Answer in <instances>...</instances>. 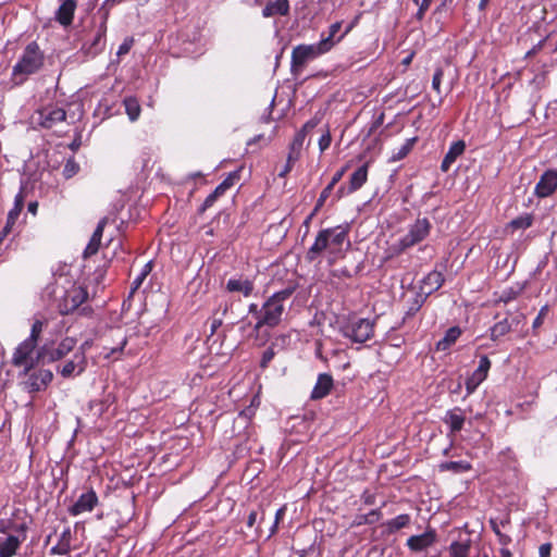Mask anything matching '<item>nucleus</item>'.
<instances>
[{
    "label": "nucleus",
    "instance_id": "1",
    "mask_svg": "<svg viewBox=\"0 0 557 557\" xmlns=\"http://www.w3.org/2000/svg\"><path fill=\"white\" fill-rule=\"evenodd\" d=\"M45 64V53L36 41L29 42L12 69V78L16 85L23 84L28 76L38 73Z\"/></svg>",
    "mask_w": 557,
    "mask_h": 557
},
{
    "label": "nucleus",
    "instance_id": "2",
    "mask_svg": "<svg viewBox=\"0 0 557 557\" xmlns=\"http://www.w3.org/2000/svg\"><path fill=\"white\" fill-rule=\"evenodd\" d=\"M431 228L432 224L426 218L417 219L414 223L409 226L408 233L392 247L394 253L399 255L406 249L421 243L430 235Z\"/></svg>",
    "mask_w": 557,
    "mask_h": 557
},
{
    "label": "nucleus",
    "instance_id": "3",
    "mask_svg": "<svg viewBox=\"0 0 557 557\" xmlns=\"http://www.w3.org/2000/svg\"><path fill=\"white\" fill-rule=\"evenodd\" d=\"M327 52L326 42H318L315 45H299L292 52V72L300 73L308 61Z\"/></svg>",
    "mask_w": 557,
    "mask_h": 557
},
{
    "label": "nucleus",
    "instance_id": "4",
    "mask_svg": "<svg viewBox=\"0 0 557 557\" xmlns=\"http://www.w3.org/2000/svg\"><path fill=\"white\" fill-rule=\"evenodd\" d=\"M285 307L281 302L269 297L260 308L259 321L256 322L253 330L260 331L263 326L275 327L280 324Z\"/></svg>",
    "mask_w": 557,
    "mask_h": 557
},
{
    "label": "nucleus",
    "instance_id": "5",
    "mask_svg": "<svg viewBox=\"0 0 557 557\" xmlns=\"http://www.w3.org/2000/svg\"><path fill=\"white\" fill-rule=\"evenodd\" d=\"M75 346L76 339L74 337L63 338L55 348L44 345L37 350V362L45 364L58 361L69 355Z\"/></svg>",
    "mask_w": 557,
    "mask_h": 557
},
{
    "label": "nucleus",
    "instance_id": "6",
    "mask_svg": "<svg viewBox=\"0 0 557 557\" xmlns=\"http://www.w3.org/2000/svg\"><path fill=\"white\" fill-rule=\"evenodd\" d=\"M36 344L32 341L25 339L15 349L12 356V363L15 367L23 368V374L27 375L29 372L41 362H37V355L34 357L33 354L36 348Z\"/></svg>",
    "mask_w": 557,
    "mask_h": 557
},
{
    "label": "nucleus",
    "instance_id": "7",
    "mask_svg": "<svg viewBox=\"0 0 557 557\" xmlns=\"http://www.w3.org/2000/svg\"><path fill=\"white\" fill-rule=\"evenodd\" d=\"M88 298L87 290L82 286L72 285L71 288L64 292V295L59 300L58 310L60 314L67 315L79 309Z\"/></svg>",
    "mask_w": 557,
    "mask_h": 557
},
{
    "label": "nucleus",
    "instance_id": "8",
    "mask_svg": "<svg viewBox=\"0 0 557 557\" xmlns=\"http://www.w3.org/2000/svg\"><path fill=\"white\" fill-rule=\"evenodd\" d=\"M343 335L356 343H366L374 333V323L369 319H358L342 329Z\"/></svg>",
    "mask_w": 557,
    "mask_h": 557
},
{
    "label": "nucleus",
    "instance_id": "9",
    "mask_svg": "<svg viewBox=\"0 0 557 557\" xmlns=\"http://www.w3.org/2000/svg\"><path fill=\"white\" fill-rule=\"evenodd\" d=\"M66 112L62 108L49 106L37 111V124L45 128H52L65 121Z\"/></svg>",
    "mask_w": 557,
    "mask_h": 557
},
{
    "label": "nucleus",
    "instance_id": "10",
    "mask_svg": "<svg viewBox=\"0 0 557 557\" xmlns=\"http://www.w3.org/2000/svg\"><path fill=\"white\" fill-rule=\"evenodd\" d=\"M87 359L85 356L84 345L73 355V358L65 362V364L59 370L63 377H70L75 372L81 374L85 371Z\"/></svg>",
    "mask_w": 557,
    "mask_h": 557
},
{
    "label": "nucleus",
    "instance_id": "11",
    "mask_svg": "<svg viewBox=\"0 0 557 557\" xmlns=\"http://www.w3.org/2000/svg\"><path fill=\"white\" fill-rule=\"evenodd\" d=\"M557 189V171H545L537 184L535 185L534 194L540 198H545L554 194Z\"/></svg>",
    "mask_w": 557,
    "mask_h": 557
},
{
    "label": "nucleus",
    "instance_id": "12",
    "mask_svg": "<svg viewBox=\"0 0 557 557\" xmlns=\"http://www.w3.org/2000/svg\"><path fill=\"white\" fill-rule=\"evenodd\" d=\"M98 505V496L96 492L90 488L83 493L78 499L69 508L71 516H78L84 512L91 511Z\"/></svg>",
    "mask_w": 557,
    "mask_h": 557
},
{
    "label": "nucleus",
    "instance_id": "13",
    "mask_svg": "<svg viewBox=\"0 0 557 557\" xmlns=\"http://www.w3.org/2000/svg\"><path fill=\"white\" fill-rule=\"evenodd\" d=\"M437 539L436 531L428 528L426 531L419 535H412L407 540L406 545L411 552H422L432 546Z\"/></svg>",
    "mask_w": 557,
    "mask_h": 557
},
{
    "label": "nucleus",
    "instance_id": "14",
    "mask_svg": "<svg viewBox=\"0 0 557 557\" xmlns=\"http://www.w3.org/2000/svg\"><path fill=\"white\" fill-rule=\"evenodd\" d=\"M106 21H103L92 38L83 45L82 50L86 55L95 57L102 51L106 42Z\"/></svg>",
    "mask_w": 557,
    "mask_h": 557
},
{
    "label": "nucleus",
    "instance_id": "15",
    "mask_svg": "<svg viewBox=\"0 0 557 557\" xmlns=\"http://www.w3.org/2000/svg\"><path fill=\"white\" fill-rule=\"evenodd\" d=\"M53 373L48 369H40L37 372L30 373L26 382V386L30 393H36L45 389L52 381Z\"/></svg>",
    "mask_w": 557,
    "mask_h": 557
},
{
    "label": "nucleus",
    "instance_id": "16",
    "mask_svg": "<svg viewBox=\"0 0 557 557\" xmlns=\"http://www.w3.org/2000/svg\"><path fill=\"white\" fill-rule=\"evenodd\" d=\"M108 222H109L108 216H104L99 221L96 230L94 231V233L89 239V243L87 244V246L84 250V253H83L84 258H89L99 251V248L101 246L103 231H104V227L108 224Z\"/></svg>",
    "mask_w": 557,
    "mask_h": 557
},
{
    "label": "nucleus",
    "instance_id": "17",
    "mask_svg": "<svg viewBox=\"0 0 557 557\" xmlns=\"http://www.w3.org/2000/svg\"><path fill=\"white\" fill-rule=\"evenodd\" d=\"M108 222H109L108 216H104L99 221L96 230L94 231V233L89 239V243L87 244V246L84 250V253H83L84 258H89L99 251V248L101 246L103 231H104V227L108 224Z\"/></svg>",
    "mask_w": 557,
    "mask_h": 557
},
{
    "label": "nucleus",
    "instance_id": "18",
    "mask_svg": "<svg viewBox=\"0 0 557 557\" xmlns=\"http://www.w3.org/2000/svg\"><path fill=\"white\" fill-rule=\"evenodd\" d=\"M108 222H109L108 216H104L99 221L96 230L94 231V233L89 239V243L87 244V246L84 250V253H83L84 258H89L99 251V248L101 246L103 231H104V227L108 224Z\"/></svg>",
    "mask_w": 557,
    "mask_h": 557
},
{
    "label": "nucleus",
    "instance_id": "19",
    "mask_svg": "<svg viewBox=\"0 0 557 557\" xmlns=\"http://www.w3.org/2000/svg\"><path fill=\"white\" fill-rule=\"evenodd\" d=\"M444 275L436 270L431 271L421 282V290L425 297L440 289L444 284Z\"/></svg>",
    "mask_w": 557,
    "mask_h": 557
},
{
    "label": "nucleus",
    "instance_id": "20",
    "mask_svg": "<svg viewBox=\"0 0 557 557\" xmlns=\"http://www.w3.org/2000/svg\"><path fill=\"white\" fill-rule=\"evenodd\" d=\"M333 387V377L327 373H321L311 392V399L318 400L326 397Z\"/></svg>",
    "mask_w": 557,
    "mask_h": 557
},
{
    "label": "nucleus",
    "instance_id": "21",
    "mask_svg": "<svg viewBox=\"0 0 557 557\" xmlns=\"http://www.w3.org/2000/svg\"><path fill=\"white\" fill-rule=\"evenodd\" d=\"M76 7L75 0H64L55 12V21L62 26H70L73 22Z\"/></svg>",
    "mask_w": 557,
    "mask_h": 557
},
{
    "label": "nucleus",
    "instance_id": "22",
    "mask_svg": "<svg viewBox=\"0 0 557 557\" xmlns=\"http://www.w3.org/2000/svg\"><path fill=\"white\" fill-rule=\"evenodd\" d=\"M24 541L25 536H17L12 534L4 539L0 537V557H13Z\"/></svg>",
    "mask_w": 557,
    "mask_h": 557
},
{
    "label": "nucleus",
    "instance_id": "23",
    "mask_svg": "<svg viewBox=\"0 0 557 557\" xmlns=\"http://www.w3.org/2000/svg\"><path fill=\"white\" fill-rule=\"evenodd\" d=\"M326 249H330V238L327 237V232L322 230L318 233L313 245L307 252L306 258L308 261H313L322 251Z\"/></svg>",
    "mask_w": 557,
    "mask_h": 557
},
{
    "label": "nucleus",
    "instance_id": "24",
    "mask_svg": "<svg viewBox=\"0 0 557 557\" xmlns=\"http://www.w3.org/2000/svg\"><path fill=\"white\" fill-rule=\"evenodd\" d=\"M465 150L466 144L463 140H457L453 143L442 161L441 170L443 172H447L450 169L451 164L457 160L458 157H460L465 152Z\"/></svg>",
    "mask_w": 557,
    "mask_h": 557
},
{
    "label": "nucleus",
    "instance_id": "25",
    "mask_svg": "<svg viewBox=\"0 0 557 557\" xmlns=\"http://www.w3.org/2000/svg\"><path fill=\"white\" fill-rule=\"evenodd\" d=\"M289 13L288 0H270L262 10L263 17H272L275 15L285 16Z\"/></svg>",
    "mask_w": 557,
    "mask_h": 557
},
{
    "label": "nucleus",
    "instance_id": "26",
    "mask_svg": "<svg viewBox=\"0 0 557 557\" xmlns=\"http://www.w3.org/2000/svg\"><path fill=\"white\" fill-rule=\"evenodd\" d=\"M226 289L231 293H240L248 297L253 292V283L248 278H230L226 283Z\"/></svg>",
    "mask_w": 557,
    "mask_h": 557
},
{
    "label": "nucleus",
    "instance_id": "27",
    "mask_svg": "<svg viewBox=\"0 0 557 557\" xmlns=\"http://www.w3.org/2000/svg\"><path fill=\"white\" fill-rule=\"evenodd\" d=\"M325 231L327 232V237L330 238V252L335 253L347 240V231L341 226L325 228Z\"/></svg>",
    "mask_w": 557,
    "mask_h": 557
},
{
    "label": "nucleus",
    "instance_id": "28",
    "mask_svg": "<svg viewBox=\"0 0 557 557\" xmlns=\"http://www.w3.org/2000/svg\"><path fill=\"white\" fill-rule=\"evenodd\" d=\"M347 170V166L337 171L334 176L332 177L329 185L321 191L320 197L314 206V212H319V210L323 207L325 200L330 197L334 186L342 180L343 175L345 174Z\"/></svg>",
    "mask_w": 557,
    "mask_h": 557
},
{
    "label": "nucleus",
    "instance_id": "29",
    "mask_svg": "<svg viewBox=\"0 0 557 557\" xmlns=\"http://www.w3.org/2000/svg\"><path fill=\"white\" fill-rule=\"evenodd\" d=\"M465 420L466 417L459 408L447 411L444 418V422L449 425L451 433L459 432L463 428Z\"/></svg>",
    "mask_w": 557,
    "mask_h": 557
},
{
    "label": "nucleus",
    "instance_id": "30",
    "mask_svg": "<svg viewBox=\"0 0 557 557\" xmlns=\"http://www.w3.org/2000/svg\"><path fill=\"white\" fill-rule=\"evenodd\" d=\"M368 180V163L358 168L350 176L349 193H355L360 189Z\"/></svg>",
    "mask_w": 557,
    "mask_h": 557
},
{
    "label": "nucleus",
    "instance_id": "31",
    "mask_svg": "<svg viewBox=\"0 0 557 557\" xmlns=\"http://www.w3.org/2000/svg\"><path fill=\"white\" fill-rule=\"evenodd\" d=\"M411 522V517L408 513H401L391 520L383 523L387 533L393 534L400 529L407 528Z\"/></svg>",
    "mask_w": 557,
    "mask_h": 557
},
{
    "label": "nucleus",
    "instance_id": "32",
    "mask_svg": "<svg viewBox=\"0 0 557 557\" xmlns=\"http://www.w3.org/2000/svg\"><path fill=\"white\" fill-rule=\"evenodd\" d=\"M460 334L461 330L458 326H453L448 329L445 333L444 338L436 344V349L440 351L448 349L451 345L456 343Z\"/></svg>",
    "mask_w": 557,
    "mask_h": 557
},
{
    "label": "nucleus",
    "instance_id": "33",
    "mask_svg": "<svg viewBox=\"0 0 557 557\" xmlns=\"http://www.w3.org/2000/svg\"><path fill=\"white\" fill-rule=\"evenodd\" d=\"M342 29V22H335L333 23L329 28V35L326 37H322L319 42H326L327 45V52L343 38L344 35L337 36V33Z\"/></svg>",
    "mask_w": 557,
    "mask_h": 557
},
{
    "label": "nucleus",
    "instance_id": "34",
    "mask_svg": "<svg viewBox=\"0 0 557 557\" xmlns=\"http://www.w3.org/2000/svg\"><path fill=\"white\" fill-rule=\"evenodd\" d=\"M533 215L530 213H524L512 219L506 226V230H510L511 232L518 230H527L533 224Z\"/></svg>",
    "mask_w": 557,
    "mask_h": 557
},
{
    "label": "nucleus",
    "instance_id": "35",
    "mask_svg": "<svg viewBox=\"0 0 557 557\" xmlns=\"http://www.w3.org/2000/svg\"><path fill=\"white\" fill-rule=\"evenodd\" d=\"M440 471H451L454 473H462L471 470V465L468 461H446L442 462L440 466Z\"/></svg>",
    "mask_w": 557,
    "mask_h": 557
},
{
    "label": "nucleus",
    "instance_id": "36",
    "mask_svg": "<svg viewBox=\"0 0 557 557\" xmlns=\"http://www.w3.org/2000/svg\"><path fill=\"white\" fill-rule=\"evenodd\" d=\"M306 138L305 131H298L289 146V159L298 160Z\"/></svg>",
    "mask_w": 557,
    "mask_h": 557
},
{
    "label": "nucleus",
    "instance_id": "37",
    "mask_svg": "<svg viewBox=\"0 0 557 557\" xmlns=\"http://www.w3.org/2000/svg\"><path fill=\"white\" fill-rule=\"evenodd\" d=\"M123 102L129 120L133 122L136 121L139 117L141 111L138 100L135 97H127Z\"/></svg>",
    "mask_w": 557,
    "mask_h": 557
},
{
    "label": "nucleus",
    "instance_id": "38",
    "mask_svg": "<svg viewBox=\"0 0 557 557\" xmlns=\"http://www.w3.org/2000/svg\"><path fill=\"white\" fill-rule=\"evenodd\" d=\"M512 329V323L509 322L507 318L504 320L497 322L492 329H491V338L493 341L498 339L499 337L508 334Z\"/></svg>",
    "mask_w": 557,
    "mask_h": 557
},
{
    "label": "nucleus",
    "instance_id": "39",
    "mask_svg": "<svg viewBox=\"0 0 557 557\" xmlns=\"http://www.w3.org/2000/svg\"><path fill=\"white\" fill-rule=\"evenodd\" d=\"M417 143V137H412L406 140V143L395 152H393L389 161L396 162L400 161L408 156V153L412 150L414 144Z\"/></svg>",
    "mask_w": 557,
    "mask_h": 557
},
{
    "label": "nucleus",
    "instance_id": "40",
    "mask_svg": "<svg viewBox=\"0 0 557 557\" xmlns=\"http://www.w3.org/2000/svg\"><path fill=\"white\" fill-rule=\"evenodd\" d=\"M491 368V361L487 356H482L479 361V367L472 373L482 382L486 379L488 370Z\"/></svg>",
    "mask_w": 557,
    "mask_h": 557
},
{
    "label": "nucleus",
    "instance_id": "41",
    "mask_svg": "<svg viewBox=\"0 0 557 557\" xmlns=\"http://www.w3.org/2000/svg\"><path fill=\"white\" fill-rule=\"evenodd\" d=\"M449 550L453 557H467L470 550V544L468 542H454L451 543Z\"/></svg>",
    "mask_w": 557,
    "mask_h": 557
},
{
    "label": "nucleus",
    "instance_id": "42",
    "mask_svg": "<svg viewBox=\"0 0 557 557\" xmlns=\"http://www.w3.org/2000/svg\"><path fill=\"white\" fill-rule=\"evenodd\" d=\"M295 290H296V285L289 284L282 290L274 293L271 296V298L276 300L277 302H281L282 305H284V302L292 297V295L295 293Z\"/></svg>",
    "mask_w": 557,
    "mask_h": 557
},
{
    "label": "nucleus",
    "instance_id": "43",
    "mask_svg": "<svg viewBox=\"0 0 557 557\" xmlns=\"http://www.w3.org/2000/svg\"><path fill=\"white\" fill-rule=\"evenodd\" d=\"M78 171H79L78 163L73 158H70L64 164L63 175L65 178H71L74 175H76L78 173Z\"/></svg>",
    "mask_w": 557,
    "mask_h": 557
},
{
    "label": "nucleus",
    "instance_id": "44",
    "mask_svg": "<svg viewBox=\"0 0 557 557\" xmlns=\"http://www.w3.org/2000/svg\"><path fill=\"white\" fill-rule=\"evenodd\" d=\"M521 290H522L521 287H519L517 289L512 288V287L507 288V289L502 292L498 300L502 301V302L507 304V302L516 299L520 295Z\"/></svg>",
    "mask_w": 557,
    "mask_h": 557
},
{
    "label": "nucleus",
    "instance_id": "45",
    "mask_svg": "<svg viewBox=\"0 0 557 557\" xmlns=\"http://www.w3.org/2000/svg\"><path fill=\"white\" fill-rule=\"evenodd\" d=\"M44 322L40 320H36L32 325L30 335L27 341H32V343L37 345L38 338L42 332Z\"/></svg>",
    "mask_w": 557,
    "mask_h": 557
},
{
    "label": "nucleus",
    "instance_id": "46",
    "mask_svg": "<svg viewBox=\"0 0 557 557\" xmlns=\"http://www.w3.org/2000/svg\"><path fill=\"white\" fill-rule=\"evenodd\" d=\"M444 76V71L442 67H437L434 72L433 79H432V88L437 92L441 94V84Z\"/></svg>",
    "mask_w": 557,
    "mask_h": 557
},
{
    "label": "nucleus",
    "instance_id": "47",
    "mask_svg": "<svg viewBox=\"0 0 557 557\" xmlns=\"http://www.w3.org/2000/svg\"><path fill=\"white\" fill-rule=\"evenodd\" d=\"M274 356H275L274 349L272 347L267 348L262 354L260 367L265 369L269 366V363L273 360Z\"/></svg>",
    "mask_w": 557,
    "mask_h": 557
},
{
    "label": "nucleus",
    "instance_id": "48",
    "mask_svg": "<svg viewBox=\"0 0 557 557\" xmlns=\"http://www.w3.org/2000/svg\"><path fill=\"white\" fill-rule=\"evenodd\" d=\"M481 383L482 381L479 380L475 375L472 374L471 376H469L466 381L467 394H472Z\"/></svg>",
    "mask_w": 557,
    "mask_h": 557
},
{
    "label": "nucleus",
    "instance_id": "49",
    "mask_svg": "<svg viewBox=\"0 0 557 557\" xmlns=\"http://www.w3.org/2000/svg\"><path fill=\"white\" fill-rule=\"evenodd\" d=\"M547 313H548V306L546 305L541 308L537 317L533 321V325H532L533 330L539 329L543 324L544 319L546 318Z\"/></svg>",
    "mask_w": 557,
    "mask_h": 557
},
{
    "label": "nucleus",
    "instance_id": "50",
    "mask_svg": "<svg viewBox=\"0 0 557 557\" xmlns=\"http://www.w3.org/2000/svg\"><path fill=\"white\" fill-rule=\"evenodd\" d=\"M70 552L69 542L61 541L58 545L51 548V554L66 555Z\"/></svg>",
    "mask_w": 557,
    "mask_h": 557
},
{
    "label": "nucleus",
    "instance_id": "51",
    "mask_svg": "<svg viewBox=\"0 0 557 557\" xmlns=\"http://www.w3.org/2000/svg\"><path fill=\"white\" fill-rule=\"evenodd\" d=\"M133 42H134L133 38H126L119 47L117 55L121 57V55L128 53L133 46Z\"/></svg>",
    "mask_w": 557,
    "mask_h": 557
},
{
    "label": "nucleus",
    "instance_id": "52",
    "mask_svg": "<svg viewBox=\"0 0 557 557\" xmlns=\"http://www.w3.org/2000/svg\"><path fill=\"white\" fill-rule=\"evenodd\" d=\"M331 141H332V137H331V134L330 132H326L325 134H323L320 139H319V148L320 150L323 152L324 150H326L330 145H331Z\"/></svg>",
    "mask_w": 557,
    "mask_h": 557
},
{
    "label": "nucleus",
    "instance_id": "53",
    "mask_svg": "<svg viewBox=\"0 0 557 557\" xmlns=\"http://www.w3.org/2000/svg\"><path fill=\"white\" fill-rule=\"evenodd\" d=\"M284 515H285V508H284V507L280 508V509L276 511V513H275V520H274L273 525L271 527V530H270V534H269V536H271V535L275 534V532H276V530H277L278 522H280V520L284 517Z\"/></svg>",
    "mask_w": 557,
    "mask_h": 557
},
{
    "label": "nucleus",
    "instance_id": "54",
    "mask_svg": "<svg viewBox=\"0 0 557 557\" xmlns=\"http://www.w3.org/2000/svg\"><path fill=\"white\" fill-rule=\"evenodd\" d=\"M508 523V520H500V522L498 523L496 519H490L491 528L496 535H498V533H502L500 527L505 528Z\"/></svg>",
    "mask_w": 557,
    "mask_h": 557
},
{
    "label": "nucleus",
    "instance_id": "55",
    "mask_svg": "<svg viewBox=\"0 0 557 557\" xmlns=\"http://www.w3.org/2000/svg\"><path fill=\"white\" fill-rule=\"evenodd\" d=\"M219 198L213 194L211 193L203 201L201 208H200V211L203 212L206 211L207 209L211 208L214 202L218 200Z\"/></svg>",
    "mask_w": 557,
    "mask_h": 557
},
{
    "label": "nucleus",
    "instance_id": "56",
    "mask_svg": "<svg viewBox=\"0 0 557 557\" xmlns=\"http://www.w3.org/2000/svg\"><path fill=\"white\" fill-rule=\"evenodd\" d=\"M20 216V213H17V210H10L7 218V226H10L13 228L15 222L17 221Z\"/></svg>",
    "mask_w": 557,
    "mask_h": 557
},
{
    "label": "nucleus",
    "instance_id": "57",
    "mask_svg": "<svg viewBox=\"0 0 557 557\" xmlns=\"http://www.w3.org/2000/svg\"><path fill=\"white\" fill-rule=\"evenodd\" d=\"M238 178H239L238 171H234V172H231L222 183H226L227 189H230Z\"/></svg>",
    "mask_w": 557,
    "mask_h": 557
},
{
    "label": "nucleus",
    "instance_id": "58",
    "mask_svg": "<svg viewBox=\"0 0 557 557\" xmlns=\"http://www.w3.org/2000/svg\"><path fill=\"white\" fill-rule=\"evenodd\" d=\"M24 207V197L22 193H18L15 197L14 206L11 210H17V213L21 214Z\"/></svg>",
    "mask_w": 557,
    "mask_h": 557
},
{
    "label": "nucleus",
    "instance_id": "59",
    "mask_svg": "<svg viewBox=\"0 0 557 557\" xmlns=\"http://www.w3.org/2000/svg\"><path fill=\"white\" fill-rule=\"evenodd\" d=\"M297 160H290L289 159V154L287 156V161H286V164L284 166V169L278 173V176L280 177H284L286 176L293 169V165L294 163L296 162Z\"/></svg>",
    "mask_w": 557,
    "mask_h": 557
},
{
    "label": "nucleus",
    "instance_id": "60",
    "mask_svg": "<svg viewBox=\"0 0 557 557\" xmlns=\"http://www.w3.org/2000/svg\"><path fill=\"white\" fill-rule=\"evenodd\" d=\"M367 518H369V524H372L381 519V511L380 509H373L369 513L366 515Z\"/></svg>",
    "mask_w": 557,
    "mask_h": 557
},
{
    "label": "nucleus",
    "instance_id": "61",
    "mask_svg": "<svg viewBox=\"0 0 557 557\" xmlns=\"http://www.w3.org/2000/svg\"><path fill=\"white\" fill-rule=\"evenodd\" d=\"M552 550V544L550 543H544L539 548V555L540 557H549Z\"/></svg>",
    "mask_w": 557,
    "mask_h": 557
},
{
    "label": "nucleus",
    "instance_id": "62",
    "mask_svg": "<svg viewBox=\"0 0 557 557\" xmlns=\"http://www.w3.org/2000/svg\"><path fill=\"white\" fill-rule=\"evenodd\" d=\"M425 298L426 297L420 299L419 297H417L414 299L412 306L409 308L408 313L414 314L421 308V306H422V304H423Z\"/></svg>",
    "mask_w": 557,
    "mask_h": 557
},
{
    "label": "nucleus",
    "instance_id": "63",
    "mask_svg": "<svg viewBox=\"0 0 557 557\" xmlns=\"http://www.w3.org/2000/svg\"><path fill=\"white\" fill-rule=\"evenodd\" d=\"M227 190V184L226 183H221L219 184L215 189L212 191L218 198H220L221 196H223L225 194V191Z\"/></svg>",
    "mask_w": 557,
    "mask_h": 557
},
{
    "label": "nucleus",
    "instance_id": "64",
    "mask_svg": "<svg viewBox=\"0 0 557 557\" xmlns=\"http://www.w3.org/2000/svg\"><path fill=\"white\" fill-rule=\"evenodd\" d=\"M369 518H367L366 515H358L354 522H352V525L354 527H359V525H362V524H369Z\"/></svg>",
    "mask_w": 557,
    "mask_h": 557
}]
</instances>
